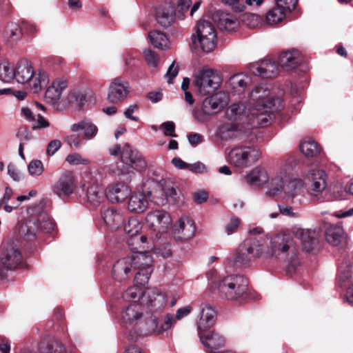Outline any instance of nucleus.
I'll list each match as a JSON object with an SVG mask.
<instances>
[{"label": "nucleus", "mask_w": 353, "mask_h": 353, "mask_svg": "<svg viewBox=\"0 0 353 353\" xmlns=\"http://www.w3.org/2000/svg\"><path fill=\"white\" fill-rule=\"evenodd\" d=\"M298 248L295 242L286 234H279L270 241L267 256L282 261L288 265V271L294 270L299 265Z\"/></svg>", "instance_id": "1"}, {"label": "nucleus", "mask_w": 353, "mask_h": 353, "mask_svg": "<svg viewBox=\"0 0 353 353\" xmlns=\"http://www.w3.org/2000/svg\"><path fill=\"white\" fill-rule=\"evenodd\" d=\"M14 79L23 84L34 93L39 92L48 83L47 74L43 71H35L32 63L27 60L20 61L14 68Z\"/></svg>", "instance_id": "2"}, {"label": "nucleus", "mask_w": 353, "mask_h": 353, "mask_svg": "<svg viewBox=\"0 0 353 353\" xmlns=\"http://www.w3.org/2000/svg\"><path fill=\"white\" fill-rule=\"evenodd\" d=\"M123 299L125 301L141 300V305H146L154 310L163 308L166 303L165 297L158 289L143 291V288L134 285L129 288L123 293Z\"/></svg>", "instance_id": "3"}, {"label": "nucleus", "mask_w": 353, "mask_h": 353, "mask_svg": "<svg viewBox=\"0 0 353 353\" xmlns=\"http://www.w3.org/2000/svg\"><path fill=\"white\" fill-rule=\"evenodd\" d=\"M248 283L241 274H230L223 277L218 283V292L221 297L236 300L246 294Z\"/></svg>", "instance_id": "4"}, {"label": "nucleus", "mask_w": 353, "mask_h": 353, "mask_svg": "<svg viewBox=\"0 0 353 353\" xmlns=\"http://www.w3.org/2000/svg\"><path fill=\"white\" fill-rule=\"evenodd\" d=\"M221 73L213 68L203 67L194 77V83L199 92L207 95L214 92L222 84Z\"/></svg>", "instance_id": "5"}, {"label": "nucleus", "mask_w": 353, "mask_h": 353, "mask_svg": "<svg viewBox=\"0 0 353 353\" xmlns=\"http://www.w3.org/2000/svg\"><path fill=\"white\" fill-rule=\"evenodd\" d=\"M261 157V152L251 146L233 148L228 154L230 164L238 168H245L255 163Z\"/></svg>", "instance_id": "6"}, {"label": "nucleus", "mask_w": 353, "mask_h": 353, "mask_svg": "<svg viewBox=\"0 0 353 353\" xmlns=\"http://www.w3.org/2000/svg\"><path fill=\"white\" fill-rule=\"evenodd\" d=\"M109 153L112 156L121 154V161L126 164L127 168L123 172H128L129 168H134L137 170H143L146 166V163L141 154L137 150L126 143L123 145L122 150L121 145L115 144L109 148Z\"/></svg>", "instance_id": "7"}, {"label": "nucleus", "mask_w": 353, "mask_h": 353, "mask_svg": "<svg viewBox=\"0 0 353 353\" xmlns=\"http://www.w3.org/2000/svg\"><path fill=\"white\" fill-rule=\"evenodd\" d=\"M196 39L195 43H198L201 49L205 52H212L216 46V30L213 24L208 21H200L196 26Z\"/></svg>", "instance_id": "8"}, {"label": "nucleus", "mask_w": 353, "mask_h": 353, "mask_svg": "<svg viewBox=\"0 0 353 353\" xmlns=\"http://www.w3.org/2000/svg\"><path fill=\"white\" fill-rule=\"evenodd\" d=\"M54 229V222L48 214L43 212L39 215L36 221H29L26 223L21 224L19 227V233L28 240H32L36 237V231L49 233Z\"/></svg>", "instance_id": "9"}, {"label": "nucleus", "mask_w": 353, "mask_h": 353, "mask_svg": "<svg viewBox=\"0 0 353 353\" xmlns=\"http://www.w3.org/2000/svg\"><path fill=\"white\" fill-rule=\"evenodd\" d=\"M147 225L158 234L166 233L172 225L170 214L163 210H155L149 212L145 217Z\"/></svg>", "instance_id": "10"}, {"label": "nucleus", "mask_w": 353, "mask_h": 353, "mask_svg": "<svg viewBox=\"0 0 353 353\" xmlns=\"http://www.w3.org/2000/svg\"><path fill=\"white\" fill-rule=\"evenodd\" d=\"M279 98L270 96V90L267 86L258 85L254 87L249 95L248 108L252 107H274L279 103Z\"/></svg>", "instance_id": "11"}, {"label": "nucleus", "mask_w": 353, "mask_h": 353, "mask_svg": "<svg viewBox=\"0 0 353 353\" xmlns=\"http://www.w3.org/2000/svg\"><path fill=\"white\" fill-rule=\"evenodd\" d=\"M130 92L129 82L121 77L114 78L108 86L107 99L113 104L123 101Z\"/></svg>", "instance_id": "12"}, {"label": "nucleus", "mask_w": 353, "mask_h": 353, "mask_svg": "<svg viewBox=\"0 0 353 353\" xmlns=\"http://www.w3.org/2000/svg\"><path fill=\"white\" fill-rule=\"evenodd\" d=\"M144 308L141 304H131L121 314V319L130 334H134L141 321L143 320Z\"/></svg>", "instance_id": "13"}, {"label": "nucleus", "mask_w": 353, "mask_h": 353, "mask_svg": "<svg viewBox=\"0 0 353 353\" xmlns=\"http://www.w3.org/2000/svg\"><path fill=\"white\" fill-rule=\"evenodd\" d=\"M272 107L248 108L246 121L252 127H264L270 125L274 119Z\"/></svg>", "instance_id": "14"}, {"label": "nucleus", "mask_w": 353, "mask_h": 353, "mask_svg": "<svg viewBox=\"0 0 353 353\" xmlns=\"http://www.w3.org/2000/svg\"><path fill=\"white\" fill-rule=\"evenodd\" d=\"M306 179L307 192L312 196H318L326 189L327 176L323 170H310Z\"/></svg>", "instance_id": "15"}, {"label": "nucleus", "mask_w": 353, "mask_h": 353, "mask_svg": "<svg viewBox=\"0 0 353 353\" xmlns=\"http://www.w3.org/2000/svg\"><path fill=\"white\" fill-rule=\"evenodd\" d=\"M76 188L74 176L70 172H64L52 185V192L58 197L64 199L73 194Z\"/></svg>", "instance_id": "16"}, {"label": "nucleus", "mask_w": 353, "mask_h": 353, "mask_svg": "<svg viewBox=\"0 0 353 353\" xmlns=\"http://www.w3.org/2000/svg\"><path fill=\"white\" fill-rule=\"evenodd\" d=\"M22 261V256L18 248L12 243H8L0 254V261L3 267L13 270L17 268Z\"/></svg>", "instance_id": "17"}, {"label": "nucleus", "mask_w": 353, "mask_h": 353, "mask_svg": "<svg viewBox=\"0 0 353 353\" xmlns=\"http://www.w3.org/2000/svg\"><path fill=\"white\" fill-rule=\"evenodd\" d=\"M143 188L149 201L157 205H163L167 203L168 195L162 181H147Z\"/></svg>", "instance_id": "18"}, {"label": "nucleus", "mask_w": 353, "mask_h": 353, "mask_svg": "<svg viewBox=\"0 0 353 353\" xmlns=\"http://www.w3.org/2000/svg\"><path fill=\"white\" fill-rule=\"evenodd\" d=\"M291 234L299 239L303 248L306 252L312 251L317 241L318 233L316 230L303 228L300 225H294L290 229Z\"/></svg>", "instance_id": "19"}, {"label": "nucleus", "mask_w": 353, "mask_h": 353, "mask_svg": "<svg viewBox=\"0 0 353 353\" xmlns=\"http://www.w3.org/2000/svg\"><path fill=\"white\" fill-rule=\"evenodd\" d=\"M290 168L287 166L281 168L269 184L266 194L270 196H274L280 194L285 188L286 183L290 179Z\"/></svg>", "instance_id": "20"}, {"label": "nucleus", "mask_w": 353, "mask_h": 353, "mask_svg": "<svg viewBox=\"0 0 353 353\" xmlns=\"http://www.w3.org/2000/svg\"><path fill=\"white\" fill-rule=\"evenodd\" d=\"M195 231L194 221L187 216H183L174 224L173 234L177 240L186 241L194 236Z\"/></svg>", "instance_id": "21"}, {"label": "nucleus", "mask_w": 353, "mask_h": 353, "mask_svg": "<svg viewBox=\"0 0 353 353\" xmlns=\"http://www.w3.org/2000/svg\"><path fill=\"white\" fill-rule=\"evenodd\" d=\"M250 70L254 75L263 78H272L277 75L279 66L274 61L263 60L261 62L252 63Z\"/></svg>", "instance_id": "22"}, {"label": "nucleus", "mask_w": 353, "mask_h": 353, "mask_svg": "<svg viewBox=\"0 0 353 353\" xmlns=\"http://www.w3.org/2000/svg\"><path fill=\"white\" fill-rule=\"evenodd\" d=\"M132 259L127 256L118 260L112 268V276L118 281H124L130 278L134 270Z\"/></svg>", "instance_id": "23"}, {"label": "nucleus", "mask_w": 353, "mask_h": 353, "mask_svg": "<svg viewBox=\"0 0 353 353\" xmlns=\"http://www.w3.org/2000/svg\"><path fill=\"white\" fill-rule=\"evenodd\" d=\"M200 319L197 323L198 331H205L213 326L216 321V312L208 303H203L199 306Z\"/></svg>", "instance_id": "24"}, {"label": "nucleus", "mask_w": 353, "mask_h": 353, "mask_svg": "<svg viewBox=\"0 0 353 353\" xmlns=\"http://www.w3.org/2000/svg\"><path fill=\"white\" fill-rule=\"evenodd\" d=\"M242 245L252 259L268 257L267 250L268 246L265 239L250 238L244 241Z\"/></svg>", "instance_id": "25"}, {"label": "nucleus", "mask_w": 353, "mask_h": 353, "mask_svg": "<svg viewBox=\"0 0 353 353\" xmlns=\"http://www.w3.org/2000/svg\"><path fill=\"white\" fill-rule=\"evenodd\" d=\"M159 325L157 319L152 315H144L143 320L141 321L134 334H132V339H136L139 335L159 334Z\"/></svg>", "instance_id": "26"}, {"label": "nucleus", "mask_w": 353, "mask_h": 353, "mask_svg": "<svg viewBox=\"0 0 353 353\" xmlns=\"http://www.w3.org/2000/svg\"><path fill=\"white\" fill-rule=\"evenodd\" d=\"M149 201L143 187L142 192L132 194L128 201V210L133 213L143 212L148 207Z\"/></svg>", "instance_id": "27"}, {"label": "nucleus", "mask_w": 353, "mask_h": 353, "mask_svg": "<svg viewBox=\"0 0 353 353\" xmlns=\"http://www.w3.org/2000/svg\"><path fill=\"white\" fill-rule=\"evenodd\" d=\"M21 117L31 123L33 130L46 128L50 125L43 117L40 114L35 115L32 110L27 106L21 108Z\"/></svg>", "instance_id": "28"}, {"label": "nucleus", "mask_w": 353, "mask_h": 353, "mask_svg": "<svg viewBox=\"0 0 353 353\" xmlns=\"http://www.w3.org/2000/svg\"><path fill=\"white\" fill-rule=\"evenodd\" d=\"M66 87L65 81L54 80L46 91L45 100L46 102L52 105L57 104Z\"/></svg>", "instance_id": "29"}, {"label": "nucleus", "mask_w": 353, "mask_h": 353, "mask_svg": "<svg viewBox=\"0 0 353 353\" xmlns=\"http://www.w3.org/2000/svg\"><path fill=\"white\" fill-rule=\"evenodd\" d=\"M105 223L111 229H118L123 223L124 216L121 211L114 208H108L102 211Z\"/></svg>", "instance_id": "30"}, {"label": "nucleus", "mask_w": 353, "mask_h": 353, "mask_svg": "<svg viewBox=\"0 0 353 353\" xmlns=\"http://www.w3.org/2000/svg\"><path fill=\"white\" fill-rule=\"evenodd\" d=\"M132 259V266L134 270L138 269L141 271L152 270L153 259L148 252H135L130 256Z\"/></svg>", "instance_id": "31"}, {"label": "nucleus", "mask_w": 353, "mask_h": 353, "mask_svg": "<svg viewBox=\"0 0 353 353\" xmlns=\"http://www.w3.org/2000/svg\"><path fill=\"white\" fill-rule=\"evenodd\" d=\"M244 179L245 182L251 185L262 186L269 180L267 170L262 167H256L248 172Z\"/></svg>", "instance_id": "32"}, {"label": "nucleus", "mask_w": 353, "mask_h": 353, "mask_svg": "<svg viewBox=\"0 0 353 353\" xmlns=\"http://www.w3.org/2000/svg\"><path fill=\"white\" fill-rule=\"evenodd\" d=\"M130 190L123 184H115L107 188L105 195L112 203H119L124 201L130 194Z\"/></svg>", "instance_id": "33"}, {"label": "nucleus", "mask_w": 353, "mask_h": 353, "mask_svg": "<svg viewBox=\"0 0 353 353\" xmlns=\"http://www.w3.org/2000/svg\"><path fill=\"white\" fill-rule=\"evenodd\" d=\"M70 130L73 132L83 131V137L86 140L94 139L98 133L97 126L90 120H81L70 126Z\"/></svg>", "instance_id": "34"}, {"label": "nucleus", "mask_w": 353, "mask_h": 353, "mask_svg": "<svg viewBox=\"0 0 353 353\" xmlns=\"http://www.w3.org/2000/svg\"><path fill=\"white\" fill-rule=\"evenodd\" d=\"M204 332H199V335L201 343L205 347L216 350L225 345V339L221 335L214 332L208 334H205Z\"/></svg>", "instance_id": "35"}, {"label": "nucleus", "mask_w": 353, "mask_h": 353, "mask_svg": "<svg viewBox=\"0 0 353 353\" xmlns=\"http://www.w3.org/2000/svg\"><path fill=\"white\" fill-rule=\"evenodd\" d=\"M39 353H75L74 350L68 352L62 343L54 338L43 339L39 347Z\"/></svg>", "instance_id": "36"}, {"label": "nucleus", "mask_w": 353, "mask_h": 353, "mask_svg": "<svg viewBox=\"0 0 353 353\" xmlns=\"http://www.w3.org/2000/svg\"><path fill=\"white\" fill-rule=\"evenodd\" d=\"M248 114V104L243 103H234L230 105L225 112L227 120L238 122L243 118L246 120V114Z\"/></svg>", "instance_id": "37"}, {"label": "nucleus", "mask_w": 353, "mask_h": 353, "mask_svg": "<svg viewBox=\"0 0 353 353\" xmlns=\"http://www.w3.org/2000/svg\"><path fill=\"white\" fill-rule=\"evenodd\" d=\"M219 112L210 97L205 98L201 105V109L194 112V118L199 122H205L212 114Z\"/></svg>", "instance_id": "38"}, {"label": "nucleus", "mask_w": 353, "mask_h": 353, "mask_svg": "<svg viewBox=\"0 0 353 353\" xmlns=\"http://www.w3.org/2000/svg\"><path fill=\"white\" fill-rule=\"evenodd\" d=\"M301 61L300 54L295 50L283 52L279 58V63L281 67L287 70L296 68Z\"/></svg>", "instance_id": "39"}, {"label": "nucleus", "mask_w": 353, "mask_h": 353, "mask_svg": "<svg viewBox=\"0 0 353 353\" xmlns=\"http://www.w3.org/2000/svg\"><path fill=\"white\" fill-rule=\"evenodd\" d=\"M174 17V10L170 5L161 6L157 10V21L162 27L170 26L173 22Z\"/></svg>", "instance_id": "40"}, {"label": "nucleus", "mask_w": 353, "mask_h": 353, "mask_svg": "<svg viewBox=\"0 0 353 353\" xmlns=\"http://www.w3.org/2000/svg\"><path fill=\"white\" fill-rule=\"evenodd\" d=\"M239 132V122L227 120L219 127V135L222 140L228 141L236 137Z\"/></svg>", "instance_id": "41"}, {"label": "nucleus", "mask_w": 353, "mask_h": 353, "mask_svg": "<svg viewBox=\"0 0 353 353\" xmlns=\"http://www.w3.org/2000/svg\"><path fill=\"white\" fill-rule=\"evenodd\" d=\"M142 225L140 221L135 217H130L128 222L124 225V231L130 239L128 240V244L131 250L134 249V243L132 242L133 238L140 232Z\"/></svg>", "instance_id": "42"}, {"label": "nucleus", "mask_w": 353, "mask_h": 353, "mask_svg": "<svg viewBox=\"0 0 353 353\" xmlns=\"http://www.w3.org/2000/svg\"><path fill=\"white\" fill-rule=\"evenodd\" d=\"M239 25V21L234 15L224 12L220 14L218 26L221 30L232 32L237 29Z\"/></svg>", "instance_id": "43"}, {"label": "nucleus", "mask_w": 353, "mask_h": 353, "mask_svg": "<svg viewBox=\"0 0 353 353\" xmlns=\"http://www.w3.org/2000/svg\"><path fill=\"white\" fill-rule=\"evenodd\" d=\"M4 37L9 42H18L23 37V30L20 25L15 22L8 23L5 28Z\"/></svg>", "instance_id": "44"}, {"label": "nucleus", "mask_w": 353, "mask_h": 353, "mask_svg": "<svg viewBox=\"0 0 353 353\" xmlns=\"http://www.w3.org/2000/svg\"><path fill=\"white\" fill-rule=\"evenodd\" d=\"M343 234L344 231L341 227L331 225L326 230L325 237L330 244L337 246L341 243Z\"/></svg>", "instance_id": "45"}, {"label": "nucleus", "mask_w": 353, "mask_h": 353, "mask_svg": "<svg viewBox=\"0 0 353 353\" xmlns=\"http://www.w3.org/2000/svg\"><path fill=\"white\" fill-rule=\"evenodd\" d=\"M302 153L307 157H313L320 153V145L312 139H307L303 141L300 145Z\"/></svg>", "instance_id": "46"}, {"label": "nucleus", "mask_w": 353, "mask_h": 353, "mask_svg": "<svg viewBox=\"0 0 353 353\" xmlns=\"http://www.w3.org/2000/svg\"><path fill=\"white\" fill-rule=\"evenodd\" d=\"M103 189L98 185H92L87 190L88 201L93 205H98L104 198Z\"/></svg>", "instance_id": "47"}, {"label": "nucleus", "mask_w": 353, "mask_h": 353, "mask_svg": "<svg viewBox=\"0 0 353 353\" xmlns=\"http://www.w3.org/2000/svg\"><path fill=\"white\" fill-rule=\"evenodd\" d=\"M250 83V77L243 74H234L229 79V83L233 89H239V91L244 90Z\"/></svg>", "instance_id": "48"}, {"label": "nucleus", "mask_w": 353, "mask_h": 353, "mask_svg": "<svg viewBox=\"0 0 353 353\" xmlns=\"http://www.w3.org/2000/svg\"><path fill=\"white\" fill-rule=\"evenodd\" d=\"M252 259V257L245 250L241 244L237 252L232 256L231 260L233 262L234 266L236 268H241L250 262Z\"/></svg>", "instance_id": "49"}, {"label": "nucleus", "mask_w": 353, "mask_h": 353, "mask_svg": "<svg viewBox=\"0 0 353 353\" xmlns=\"http://www.w3.org/2000/svg\"><path fill=\"white\" fill-rule=\"evenodd\" d=\"M151 43L157 48L165 49L168 47V39L165 34L159 31L149 33Z\"/></svg>", "instance_id": "50"}, {"label": "nucleus", "mask_w": 353, "mask_h": 353, "mask_svg": "<svg viewBox=\"0 0 353 353\" xmlns=\"http://www.w3.org/2000/svg\"><path fill=\"white\" fill-rule=\"evenodd\" d=\"M14 69L6 60L0 61V80L5 83H9L14 79Z\"/></svg>", "instance_id": "51"}, {"label": "nucleus", "mask_w": 353, "mask_h": 353, "mask_svg": "<svg viewBox=\"0 0 353 353\" xmlns=\"http://www.w3.org/2000/svg\"><path fill=\"white\" fill-rule=\"evenodd\" d=\"M353 265H347V264H343L340 267L339 273L336 279L337 285L341 287L345 286L350 279L352 276Z\"/></svg>", "instance_id": "52"}, {"label": "nucleus", "mask_w": 353, "mask_h": 353, "mask_svg": "<svg viewBox=\"0 0 353 353\" xmlns=\"http://www.w3.org/2000/svg\"><path fill=\"white\" fill-rule=\"evenodd\" d=\"M210 98L219 112L222 110L230 101L228 93L223 91L218 92L210 96Z\"/></svg>", "instance_id": "53"}, {"label": "nucleus", "mask_w": 353, "mask_h": 353, "mask_svg": "<svg viewBox=\"0 0 353 353\" xmlns=\"http://www.w3.org/2000/svg\"><path fill=\"white\" fill-rule=\"evenodd\" d=\"M285 17V12L279 6H276L270 10L266 15V21L270 25L276 24L281 21Z\"/></svg>", "instance_id": "54"}, {"label": "nucleus", "mask_w": 353, "mask_h": 353, "mask_svg": "<svg viewBox=\"0 0 353 353\" xmlns=\"http://www.w3.org/2000/svg\"><path fill=\"white\" fill-rule=\"evenodd\" d=\"M67 100L69 103L75 104L77 106L81 107L85 103L86 97L85 94L81 91L73 90L68 93Z\"/></svg>", "instance_id": "55"}, {"label": "nucleus", "mask_w": 353, "mask_h": 353, "mask_svg": "<svg viewBox=\"0 0 353 353\" xmlns=\"http://www.w3.org/2000/svg\"><path fill=\"white\" fill-rule=\"evenodd\" d=\"M302 185V180L298 179H292L290 177L283 190L290 196H294L296 193V190L301 189Z\"/></svg>", "instance_id": "56"}, {"label": "nucleus", "mask_w": 353, "mask_h": 353, "mask_svg": "<svg viewBox=\"0 0 353 353\" xmlns=\"http://www.w3.org/2000/svg\"><path fill=\"white\" fill-rule=\"evenodd\" d=\"M65 161L72 165H87L90 164V160L84 158L81 154L77 152H73L69 154L65 159Z\"/></svg>", "instance_id": "57"}, {"label": "nucleus", "mask_w": 353, "mask_h": 353, "mask_svg": "<svg viewBox=\"0 0 353 353\" xmlns=\"http://www.w3.org/2000/svg\"><path fill=\"white\" fill-rule=\"evenodd\" d=\"M243 23L250 28H257L261 23L260 17L256 14L246 13L243 16Z\"/></svg>", "instance_id": "58"}, {"label": "nucleus", "mask_w": 353, "mask_h": 353, "mask_svg": "<svg viewBox=\"0 0 353 353\" xmlns=\"http://www.w3.org/2000/svg\"><path fill=\"white\" fill-rule=\"evenodd\" d=\"M152 272V270L145 271L139 270L134 277L135 285L143 288V286L148 283Z\"/></svg>", "instance_id": "59"}, {"label": "nucleus", "mask_w": 353, "mask_h": 353, "mask_svg": "<svg viewBox=\"0 0 353 353\" xmlns=\"http://www.w3.org/2000/svg\"><path fill=\"white\" fill-rule=\"evenodd\" d=\"M28 172L31 176H40L43 172V165L40 160H32L28 166Z\"/></svg>", "instance_id": "60"}, {"label": "nucleus", "mask_w": 353, "mask_h": 353, "mask_svg": "<svg viewBox=\"0 0 353 353\" xmlns=\"http://www.w3.org/2000/svg\"><path fill=\"white\" fill-rule=\"evenodd\" d=\"M145 59L148 65L152 67H157L159 63V57L151 50H145L143 52Z\"/></svg>", "instance_id": "61"}, {"label": "nucleus", "mask_w": 353, "mask_h": 353, "mask_svg": "<svg viewBox=\"0 0 353 353\" xmlns=\"http://www.w3.org/2000/svg\"><path fill=\"white\" fill-rule=\"evenodd\" d=\"M240 224V220L236 216H232L225 226V232L228 235L235 232Z\"/></svg>", "instance_id": "62"}, {"label": "nucleus", "mask_w": 353, "mask_h": 353, "mask_svg": "<svg viewBox=\"0 0 353 353\" xmlns=\"http://www.w3.org/2000/svg\"><path fill=\"white\" fill-rule=\"evenodd\" d=\"M297 3L296 0H276V5L282 10L286 12H291L293 10Z\"/></svg>", "instance_id": "63"}, {"label": "nucleus", "mask_w": 353, "mask_h": 353, "mask_svg": "<svg viewBox=\"0 0 353 353\" xmlns=\"http://www.w3.org/2000/svg\"><path fill=\"white\" fill-rule=\"evenodd\" d=\"M176 323L174 317L171 314H167L164 319L163 323L159 325V334L170 329Z\"/></svg>", "instance_id": "64"}]
</instances>
